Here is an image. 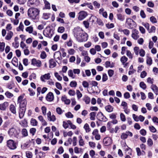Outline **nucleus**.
Masks as SVG:
<instances>
[{"mask_svg":"<svg viewBox=\"0 0 158 158\" xmlns=\"http://www.w3.org/2000/svg\"><path fill=\"white\" fill-rule=\"evenodd\" d=\"M106 27L108 29H110L111 28H112L114 27V24L113 23H111L110 24L107 23L106 24Z\"/></svg>","mask_w":158,"mask_h":158,"instance_id":"61","label":"nucleus"},{"mask_svg":"<svg viewBox=\"0 0 158 158\" xmlns=\"http://www.w3.org/2000/svg\"><path fill=\"white\" fill-rule=\"evenodd\" d=\"M151 88L152 90L156 95L158 94V88L155 85L152 84L151 86Z\"/></svg>","mask_w":158,"mask_h":158,"instance_id":"20","label":"nucleus"},{"mask_svg":"<svg viewBox=\"0 0 158 158\" xmlns=\"http://www.w3.org/2000/svg\"><path fill=\"white\" fill-rule=\"evenodd\" d=\"M15 86V84L13 81L7 84V87L10 89H11Z\"/></svg>","mask_w":158,"mask_h":158,"instance_id":"23","label":"nucleus"},{"mask_svg":"<svg viewBox=\"0 0 158 158\" xmlns=\"http://www.w3.org/2000/svg\"><path fill=\"white\" fill-rule=\"evenodd\" d=\"M83 100L85 102L86 104H89L90 102V99L88 96L85 95L83 98Z\"/></svg>","mask_w":158,"mask_h":158,"instance_id":"22","label":"nucleus"},{"mask_svg":"<svg viewBox=\"0 0 158 158\" xmlns=\"http://www.w3.org/2000/svg\"><path fill=\"white\" fill-rule=\"evenodd\" d=\"M96 112H92L90 113L89 115L90 116V119L92 120H94L95 119V117Z\"/></svg>","mask_w":158,"mask_h":158,"instance_id":"29","label":"nucleus"},{"mask_svg":"<svg viewBox=\"0 0 158 158\" xmlns=\"http://www.w3.org/2000/svg\"><path fill=\"white\" fill-rule=\"evenodd\" d=\"M45 4V6L46 9H50V3L46 0H44Z\"/></svg>","mask_w":158,"mask_h":158,"instance_id":"35","label":"nucleus"},{"mask_svg":"<svg viewBox=\"0 0 158 158\" xmlns=\"http://www.w3.org/2000/svg\"><path fill=\"white\" fill-rule=\"evenodd\" d=\"M49 67L50 68H54L56 65V62L53 59H51L49 60Z\"/></svg>","mask_w":158,"mask_h":158,"instance_id":"17","label":"nucleus"},{"mask_svg":"<svg viewBox=\"0 0 158 158\" xmlns=\"http://www.w3.org/2000/svg\"><path fill=\"white\" fill-rule=\"evenodd\" d=\"M19 117L20 118L22 119L24 116L26 108H19Z\"/></svg>","mask_w":158,"mask_h":158,"instance_id":"14","label":"nucleus"},{"mask_svg":"<svg viewBox=\"0 0 158 158\" xmlns=\"http://www.w3.org/2000/svg\"><path fill=\"white\" fill-rule=\"evenodd\" d=\"M39 157H38L37 156H36V158H44L45 156V153L43 152L40 151L39 152Z\"/></svg>","mask_w":158,"mask_h":158,"instance_id":"37","label":"nucleus"},{"mask_svg":"<svg viewBox=\"0 0 158 158\" xmlns=\"http://www.w3.org/2000/svg\"><path fill=\"white\" fill-rule=\"evenodd\" d=\"M105 109L106 111L110 112L113 111L114 108L110 105H108L106 106Z\"/></svg>","mask_w":158,"mask_h":158,"instance_id":"24","label":"nucleus"},{"mask_svg":"<svg viewBox=\"0 0 158 158\" xmlns=\"http://www.w3.org/2000/svg\"><path fill=\"white\" fill-rule=\"evenodd\" d=\"M147 144L148 146L151 147L153 144V142L152 139L150 138H149L148 139V140L147 141Z\"/></svg>","mask_w":158,"mask_h":158,"instance_id":"42","label":"nucleus"},{"mask_svg":"<svg viewBox=\"0 0 158 158\" xmlns=\"http://www.w3.org/2000/svg\"><path fill=\"white\" fill-rule=\"evenodd\" d=\"M31 123L32 126H35L37 125L38 122L35 119L32 118L31 119Z\"/></svg>","mask_w":158,"mask_h":158,"instance_id":"38","label":"nucleus"},{"mask_svg":"<svg viewBox=\"0 0 158 158\" xmlns=\"http://www.w3.org/2000/svg\"><path fill=\"white\" fill-rule=\"evenodd\" d=\"M10 110L13 114L16 113V108L13 104H11L10 106Z\"/></svg>","mask_w":158,"mask_h":158,"instance_id":"26","label":"nucleus"},{"mask_svg":"<svg viewBox=\"0 0 158 158\" xmlns=\"http://www.w3.org/2000/svg\"><path fill=\"white\" fill-rule=\"evenodd\" d=\"M61 100L62 102H64V103L65 104L69 105L70 103V100L67 99V98L65 95L62 97Z\"/></svg>","mask_w":158,"mask_h":158,"instance_id":"18","label":"nucleus"},{"mask_svg":"<svg viewBox=\"0 0 158 158\" xmlns=\"http://www.w3.org/2000/svg\"><path fill=\"white\" fill-rule=\"evenodd\" d=\"M120 119L122 121L124 122L126 120L125 116L124 114L123 113H121L120 114Z\"/></svg>","mask_w":158,"mask_h":158,"instance_id":"59","label":"nucleus"},{"mask_svg":"<svg viewBox=\"0 0 158 158\" xmlns=\"http://www.w3.org/2000/svg\"><path fill=\"white\" fill-rule=\"evenodd\" d=\"M26 156L27 158H31L32 157V154L31 152L28 151L26 153Z\"/></svg>","mask_w":158,"mask_h":158,"instance_id":"57","label":"nucleus"},{"mask_svg":"<svg viewBox=\"0 0 158 158\" xmlns=\"http://www.w3.org/2000/svg\"><path fill=\"white\" fill-rule=\"evenodd\" d=\"M128 59L125 56H123L121 57L120 60L123 64L127 61Z\"/></svg>","mask_w":158,"mask_h":158,"instance_id":"40","label":"nucleus"},{"mask_svg":"<svg viewBox=\"0 0 158 158\" xmlns=\"http://www.w3.org/2000/svg\"><path fill=\"white\" fill-rule=\"evenodd\" d=\"M64 151V149L62 146H60L59 147L57 152V153H58L60 154L62 153Z\"/></svg>","mask_w":158,"mask_h":158,"instance_id":"45","label":"nucleus"},{"mask_svg":"<svg viewBox=\"0 0 158 158\" xmlns=\"http://www.w3.org/2000/svg\"><path fill=\"white\" fill-rule=\"evenodd\" d=\"M47 57V55L46 53V52L44 51H42L40 54V57L42 59H45Z\"/></svg>","mask_w":158,"mask_h":158,"instance_id":"48","label":"nucleus"},{"mask_svg":"<svg viewBox=\"0 0 158 158\" xmlns=\"http://www.w3.org/2000/svg\"><path fill=\"white\" fill-rule=\"evenodd\" d=\"M54 96L53 93L51 92H49L46 95L45 99L48 102H52L54 99Z\"/></svg>","mask_w":158,"mask_h":158,"instance_id":"12","label":"nucleus"},{"mask_svg":"<svg viewBox=\"0 0 158 158\" xmlns=\"http://www.w3.org/2000/svg\"><path fill=\"white\" fill-rule=\"evenodd\" d=\"M43 33L45 37L51 38L54 34V31L50 26H47L43 31Z\"/></svg>","mask_w":158,"mask_h":158,"instance_id":"3","label":"nucleus"},{"mask_svg":"<svg viewBox=\"0 0 158 158\" xmlns=\"http://www.w3.org/2000/svg\"><path fill=\"white\" fill-rule=\"evenodd\" d=\"M29 131L30 133L32 134V135L33 136L36 132V129L35 128H32L30 129Z\"/></svg>","mask_w":158,"mask_h":158,"instance_id":"53","label":"nucleus"},{"mask_svg":"<svg viewBox=\"0 0 158 158\" xmlns=\"http://www.w3.org/2000/svg\"><path fill=\"white\" fill-rule=\"evenodd\" d=\"M25 94H23L19 97L18 98V103H19V108H26L27 104V101L26 98L23 100Z\"/></svg>","mask_w":158,"mask_h":158,"instance_id":"2","label":"nucleus"},{"mask_svg":"<svg viewBox=\"0 0 158 158\" xmlns=\"http://www.w3.org/2000/svg\"><path fill=\"white\" fill-rule=\"evenodd\" d=\"M50 73H48L41 76L40 77V79H50Z\"/></svg>","mask_w":158,"mask_h":158,"instance_id":"30","label":"nucleus"},{"mask_svg":"<svg viewBox=\"0 0 158 158\" xmlns=\"http://www.w3.org/2000/svg\"><path fill=\"white\" fill-rule=\"evenodd\" d=\"M41 110L43 115H45L46 114L47 110V109L46 107L44 106H42L41 107Z\"/></svg>","mask_w":158,"mask_h":158,"instance_id":"62","label":"nucleus"},{"mask_svg":"<svg viewBox=\"0 0 158 158\" xmlns=\"http://www.w3.org/2000/svg\"><path fill=\"white\" fill-rule=\"evenodd\" d=\"M5 43L4 42H0V52H3L5 49Z\"/></svg>","mask_w":158,"mask_h":158,"instance_id":"27","label":"nucleus"},{"mask_svg":"<svg viewBox=\"0 0 158 158\" xmlns=\"http://www.w3.org/2000/svg\"><path fill=\"white\" fill-rule=\"evenodd\" d=\"M149 129L150 131L153 133H155L156 132V128L154 127V126H152L149 127Z\"/></svg>","mask_w":158,"mask_h":158,"instance_id":"64","label":"nucleus"},{"mask_svg":"<svg viewBox=\"0 0 158 158\" xmlns=\"http://www.w3.org/2000/svg\"><path fill=\"white\" fill-rule=\"evenodd\" d=\"M56 57V58L57 59L59 60L62 59L61 57V54L59 51L56 52L54 54V57L55 58V56Z\"/></svg>","mask_w":158,"mask_h":158,"instance_id":"19","label":"nucleus"},{"mask_svg":"<svg viewBox=\"0 0 158 158\" xmlns=\"http://www.w3.org/2000/svg\"><path fill=\"white\" fill-rule=\"evenodd\" d=\"M83 31L82 29L79 27H77L74 28L73 31L74 32V36L76 37L77 40L83 32Z\"/></svg>","mask_w":158,"mask_h":158,"instance_id":"8","label":"nucleus"},{"mask_svg":"<svg viewBox=\"0 0 158 158\" xmlns=\"http://www.w3.org/2000/svg\"><path fill=\"white\" fill-rule=\"evenodd\" d=\"M139 48L138 47H135L134 48V52L136 55H138L139 54Z\"/></svg>","mask_w":158,"mask_h":158,"instance_id":"60","label":"nucleus"},{"mask_svg":"<svg viewBox=\"0 0 158 158\" xmlns=\"http://www.w3.org/2000/svg\"><path fill=\"white\" fill-rule=\"evenodd\" d=\"M103 142L105 146H108L111 144L112 139L109 137H106L103 139Z\"/></svg>","mask_w":158,"mask_h":158,"instance_id":"10","label":"nucleus"},{"mask_svg":"<svg viewBox=\"0 0 158 158\" xmlns=\"http://www.w3.org/2000/svg\"><path fill=\"white\" fill-rule=\"evenodd\" d=\"M129 26V29H132L136 26V23L132 19L128 18H127L126 22Z\"/></svg>","mask_w":158,"mask_h":158,"instance_id":"5","label":"nucleus"},{"mask_svg":"<svg viewBox=\"0 0 158 158\" xmlns=\"http://www.w3.org/2000/svg\"><path fill=\"white\" fill-rule=\"evenodd\" d=\"M31 64L35 66L36 65L38 67H40L41 65V62L39 60H37L35 58H33L31 60Z\"/></svg>","mask_w":158,"mask_h":158,"instance_id":"13","label":"nucleus"},{"mask_svg":"<svg viewBox=\"0 0 158 158\" xmlns=\"http://www.w3.org/2000/svg\"><path fill=\"white\" fill-rule=\"evenodd\" d=\"M126 145L127 146V148L126 149L125 151H129V152H128V154L130 155H132V149L128 147V146L127 145L126 143H125V145H124V146L125 147Z\"/></svg>","mask_w":158,"mask_h":158,"instance_id":"50","label":"nucleus"},{"mask_svg":"<svg viewBox=\"0 0 158 158\" xmlns=\"http://www.w3.org/2000/svg\"><path fill=\"white\" fill-rule=\"evenodd\" d=\"M13 33L11 31H10L8 33L5 37V39L7 40H10L12 36L13 35Z\"/></svg>","mask_w":158,"mask_h":158,"instance_id":"25","label":"nucleus"},{"mask_svg":"<svg viewBox=\"0 0 158 158\" xmlns=\"http://www.w3.org/2000/svg\"><path fill=\"white\" fill-rule=\"evenodd\" d=\"M21 133L23 137H26L28 136V132L26 128H23L21 131Z\"/></svg>","mask_w":158,"mask_h":158,"instance_id":"31","label":"nucleus"},{"mask_svg":"<svg viewBox=\"0 0 158 158\" xmlns=\"http://www.w3.org/2000/svg\"><path fill=\"white\" fill-rule=\"evenodd\" d=\"M142 24L147 29V30L148 31L149 30V24L148 23H142Z\"/></svg>","mask_w":158,"mask_h":158,"instance_id":"58","label":"nucleus"},{"mask_svg":"<svg viewBox=\"0 0 158 158\" xmlns=\"http://www.w3.org/2000/svg\"><path fill=\"white\" fill-rule=\"evenodd\" d=\"M139 86L141 88L143 89H145L146 88V85L143 81L141 82L140 83Z\"/></svg>","mask_w":158,"mask_h":158,"instance_id":"44","label":"nucleus"},{"mask_svg":"<svg viewBox=\"0 0 158 158\" xmlns=\"http://www.w3.org/2000/svg\"><path fill=\"white\" fill-rule=\"evenodd\" d=\"M10 124V122L8 120L5 122L2 127L3 129L6 131L8 128Z\"/></svg>","mask_w":158,"mask_h":158,"instance_id":"16","label":"nucleus"},{"mask_svg":"<svg viewBox=\"0 0 158 158\" xmlns=\"http://www.w3.org/2000/svg\"><path fill=\"white\" fill-rule=\"evenodd\" d=\"M77 85V82L75 81H72L70 82V85L71 87H76Z\"/></svg>","mask_w":158,"mask_h":158,"instance_id":"52","label":"nucleus"},{"mask_svg":"<svg viewBox=\"0 0 158 158\" xmlns=\"http://www.w3.org/2000/svg\"><path fill=\"white\" fill-rule=\"evenodd\" d=\"M76 94L78 99H79L82 97V94L79 90H77Z\"/></svg>","mask_w":158,"mask_h":158,"instance_id":"55","label":"nucleus"},{"mask_svg":"<svg viewBox=\"0 0 158 158\" xmlns=\"http://www.w3.org/2000/svg\"><path fill=\"white\" fill-rule=\"evenodd\" d=\"M65 116L68 118H73V115L70 112H69L65 114Z\"/></svg>","mask_w":158,"mask_h":158,"instance_id":"47","label":"nucleus"},{"mask_svg":"<svg viewBox=\"0 0 158 158\" xmlns=\"http://www.w3.org/2000/svg\"><path fill=\"white\" fill-rule=\"evenodd\" d=\"M12 63L15 67L18 66V59L16 57H14L12 60Z\"/></svg>","mask_w":158,"mask_h":158,"instance_id":"21","label":"nucleus"},{"mask_svg":"<svg viewBox=\"0 0 158 158\" xmlns=\"http://www.w3.org/2000/svg\"><path fill=\"white\" fill-rule=\"evenodd\" d=\"M24 26L23 23L22 22H21L20 23L18 27H17L16 28V30L17 31H19L20 30H22V31H23V29L24 28Z\"/></svg>","mask_w":158,"mask_h":158,"instance_id":"39","label":"nucleus"},{"mask_svg":"<svg viewBox=\"0 0 158 158\" xmlns=\"http://www.w3.org/2000/svg\"><path fill=\"white\" fill-rule=\"evenodd\" d=\"M117 16L118 19L119 20H120L121 21H123L124 19V17L120 13L117 14Z\"/></svg>","mask_w":158,"mask_h":158,"instance_id":"36","label":"nucleus"},{"mask_svg":"<svg viewBox=\"0 0 158 158\" xmlns=\"http://www.w3.org/2000/svg\"><path fill=\"white\" fill-rule=\"evenodd\" d=\"M16 144V143L13 140L9 139L7 141V146L11 149L14 150L15 149L17 148Z\"/></svg>","mask_w":158,"mask_h":158,"instance_id":"7","label":"nucleus"},{"mask_svg":"<svg viewBox=\"0 0 158 158\" xmlns=\"http://www.w3.org/2000/svg\"><path fill=\"white\" fill-rule=\"evenodd\" d=\"M56 110L57 113L59 114H61L63 113L62 110L60 107H57Z\"/></svg>","mask_w":158,"mask_h":158,"instance_id":"63","label":"nucleus"},{"mask_svg":"<svg viewBox=\"0 0 158 158\" xmlns=\"http://www.w3.org/2000/svg\"><path fill=\"white\" fill-rule=\"evenodd\" d=\"M40 10L36 8L32 7L28 10V15L31 19L39 20Z\"/></svg>","mask_w":158,"mask_h":158,"instance_id":"1","label":"nucleus"},{"mask_svg":"<svg viewBox=\"0 0 158 158\" xmlns=\"http://www.w3.org/2000/svg\"><path fill=\"white\" fill-rule=\"evenodd\" d=\"M84 128L86 132H89L91 131V129L89 128L88 124L87 123H86L85 124Z\"/></svg>","mask_w":158,"mask_h":158,"instance_id":"33","label":"nucleus"},{"mask_svg":"<svg viewBox=\"0 0 158 158\" xmlns=\"http://www.w3.org/2000/svg\"><path fill=\"white\" fill-rule=\"evenodd\" d=\"M8 103L7 102H5L0 104V110L2 111L5 110L6 108L8 106Z\"/></svg>","mask_w":158,"mask_h":158,"instance_id":"15","label":"nucleus"},{"mask_svg":"<svg viewBox=\"0 0 158 158\" xmlns=\"http://www.w3.org/2000/svg\"><path fill=\"white\" fill-rule=\"evenodd\" d=\"M152 59L151 57L147 56L146 62L148 65H151L152 64Z\"/></svg>","mask_w":158,"mask_h":158,"instance_id":"32","label":"nucleus"},{"mask_svg":"<svg viewBox=\"0 0 158 158\" xmlns=\"http://www.w3.org/2000/svg\"><path fill=\"white\" fill-rule=\"evenodd\" d=\"M129 134H127L124 133H122L121 136V138L123 139H127L128 135Z\"/></svg>","mask_w":158,"mask_h":158,"instance_id":"49","label":"nucleus"},{"mask_svg":"<svg viewBox=\"0 0 158 158\" xmlns=\"http://www.w3.org/2000/svg\"><path fill=\"white\" fill-rule=\"evenodd\" d=\"M89 20L88 19L86 21H84L83 22V23L86 28H88L89 27Z\"/></svg>","mask_w":158,"mask_h":158,"instance_id":"41","label":"nucleus"},{"mask_svg":"<svg viewBox=\"0 0 158 158\" xmlns=\"http://www.w3.org/2000/svg\"><path fill=\"white\" fill-rule=\"evenodd\" d=\"M78 19L79 20H82L84 19L87 15V12L82 10L80 11L78 13Z\"/></svg>","mask_w":158,"mask_h":158,"instance_id":"11","label":"nucleus"},{"mask_svg":"<svg viewBox=\"0 0 158 158\" xmlns=\"http://www.w3.org/2000/svg\"><path fill=\"white\" fill-rule=\"evenodd\" d=\"M150 20L152 23H156L157 22L156 19L153 16L150 17Z\"/></svg>","mask_w":158,"mask_h":158,"instance_id":"56","label":"nucleus"},{"mask_svg":"<svg viewBox=\"0 0 158 158\" xmlns=\"http://www.w3.org/2000/svg\"><path fill=\"white\" fill-rule=\"evenodd\" d=\"M139 54L140 56L143 57L145 55V51L143 49H141L139 50Z\"/></svg>","mask_w":158,"mask_h":158,"instance_id":"54","label":"nucleus"},{"mask_svg":"<svg viewBox=\"0 0 158 158\" xmlns=\"http://www.w3.org/2000/svg\"><path fill=\"white\" fill-rule=\"evenodd\" d=\"M20 131H18L15 128L13 127L9 129L8 131V133L10 137H14L18 138L19 136Z\"/></svg>","mask_w":158,"mask_h":158,"instance_id":"4","label":"nucleus"},{"mask_svg":"<svg viewBox=\"0 0 158 158\" xmlns=\"http://www.w3.org/2000/svg\"><path fill=\"white\" fill-rule=\"evenodd\" d=\"M88 34L85 32H83L77 39V40L79 42L86 41L88 39Z\"/></svg>","mask_w":158,"mask_h":158,"instance_id":"6","label":"nucleus"},{"mask_svg":"<svg viewBox=\"0 0 158 158\" xmlns=\"http://www.w3.org/2000/svg\"><path fill=\"white\" fill-rule=\"evenodd\" d=\"M101 116H103V117H104L105 115L101 111H100L98 113L96 116V118L99 121H101V120L100 119Z\"/></svg>","mask_w":158,"mask_h":158,"instance_id":"28","label":"nucleus"},{"mask_svg":"<svg viewBox=\"0 0 158 158\" xmlns=\"http://www.w3.org/2000/svg\"><path fill=\"white\" fill-rule=\"evenodd\" d=\"M6 96L9 98H10L13 96V95L8 91H7L5 93Z\"/></svg>","mask_w":158,"mask_h":158,"instance_id":"43","label":"nucleus"},{"mask_svg":"<svg viewBox=\"0 0 158 158\" xmlns=\"http://www.w3.org/2000/svg\"><path fill=\"white\" fill-rule=\"evenodd\" d=\"M40 4L39 0H28L27 4L29 6H37Z\"/></svg>","mask_w":158,"mask_h":158,"instance_id":"9","label":"nucleus"},{"mask_svg":"<svg viewBox=\"0 0 158 158\" xmlns=\"http://www.w3.org/2000/svg\"><path fill=\"white\" fill-rule=\"evenodd\" d=\"M119 31L121 32H123L125 35H128L130 34L129 31L127 29H125L121 31L119 29Z\"/></svg>","mask_w":158,"mask_h":158,"instance_id":"46","label":"nucleus"},{"mask_svg":"<svg viewBox=\"0 0 158 158\" xmlns=\"http://www.w3.org/2000/svg\"><path fill=\"white\" fill-rule=\"evenodd\" d=\"M26 31L30 34L33 31V27L32 26L27 27L26 29Z\"/></svg>","mask_w":158,"mask_h":158,"instance_id":"34","label":"nucleus"},{"mask_svg":"<svg viewBox=\"0 0 158 158\" xmlns=\"http://www.w3.org/2000/svg\"><path fill=\"white\" fill-rule=\"evenodd\" d=\"M65 28L63 27H59L57 31L58 32L62 33L64 31Z\"/></svg>","mask_w":158,"mask_h":158,"instance_id":"51","label":"nucleus"}]
</instances>
